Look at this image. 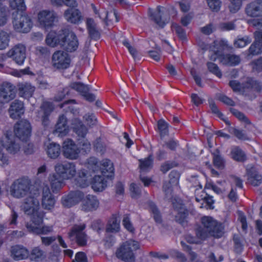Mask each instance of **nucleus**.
<instances>
[{
  "instance_id": "15",
  "label": "nucleus",
  "mask_w": 262,
  "mask_h": 262,
  "mask_svg": "<svg viewBox=\"0 0 262 262\" xmlns=\"http://www.w3.org/2000/svg\"><path fill=\"white\" fill-rule=\"evenodd\" d=\"M56 199L51 193L49 187L45 186L42 188L41 206L45 210H50L55 206Z\"/></svg>"
},
{
  "instance_id": "52",
  "label": "nucleus",
  "mask_w": 262,
  "mask_h": 262,
  "mask_svg": "<svg viewBox=\"0 0 262 262\" xmlns=\"http://www.w3.org/2000/svg\"><path fill=\"white\" fill-rule=\"evenodd\" d=\"M214 43V49L215 50H220L222 52V54H223V51L226 49H231V47H229L227 41L225 40H215L213 42Z\"/></svg>"
},
{
  "instance_id": "39",
  "label": "nucleus",
  "mask_w": 262,
  "mask_h": 262,
  "mask_svg": "<svg viewBox=\"0 0 262 262\" xmlns=\"http://www.w3.org/2000/svg\"><path fill=\"white\" fill-rule=\"evenodd\" d=\"M44 257V252L39 247L33 248L30 252L29 251L28 257L32 261H38Z\"/></svg>"
},
{
  "instance_id": "6",
  "label": "nucleus",
  "mask_w": 262,
  "mask_h": 262,
  "mask_svg": "<svg viewBox=\"0 0 262 262\" xmlns=\"http://www.w3.org/2000/svg\"><path fill=\"white\" fill-rule=\"evenodd\" d=\"M246 12L251 17H259L250 20L249 23L253 27L260 29L262 27V19L260 18L262 15V1L256 0L248 4L246 8Z\"/></svg>"
},
{
  "instance_id": "28",
  "label": "nucleus",
  "mask_w": 262,
  "mask_h": 262,
  "mask_svg": "<svg viewBox=\"0 0 262 262\" xmlns=\"http://www.w3.org/2000/svg\"><path fill=\"white\" fill-rule=\"evenodd\" d=\"M86 27L89 36L91 39L98 40L100 37V32L97 27L96 24L92 18L86 20Z\"/></svg>"
},
{
  "instance_id": "41",
  "label": "nucleus",
  "mask_w": 262,
  "mask_h": 262,
  "mask_svg": "<svg viewBox=\"0 0 262 262\" xmlns=\"http://www.w3.org/2000/svg\"><path fill=\"white\" fill-rule=\"evenodd\" d=\"M10 40V33L3 30H0V50H3L9 46Z\"/></svg>"
},
{
  "instance_id": "45",
  "label": "nucleus",
  "mask_w": 262,
  "mask_h": 262,
  "mask_svg": "<svg viewBox=\"0 0 262 262\" xmlns=\"http://www.w3.org/2000/svg\"><path fill=\"white\" fill-rule=\"evenodd\" d=\"M234 250L236 253H240L243 249L242 237L238 234H234L233 237Z\"/></svg>"
},
{
  "instance_id": "7",
  "label": "nucleus",
  "mask_w": 262,
  "mask_h": 262,
  "mask_svg": "<svg viewBox=\"0 0 262 262\" xmlns=\"http://www.w3.org/2000/svg\"><path fill=\"white\" fill-rule=\"evenodd\" d=\"M71 59L67 52L63 51L55 52L52 57V66L56 69L62 70L68 68Z\"/></svg>"
},
{
  "instance_id": "46",
  "label": "nucleus",
  "mask_w": 262,
  "mask_h": 262,
  "mask_svg": "<svg viewBox=\"0 0 262 262\" xmlns=\"http://www.w3.org/2000/svg\"><path fill=\"white\" fill-rule=\"evenodd\" d=\"M52 5L56 6H77V3L75 0H51Z\"/></svg>"
},
{
  "instance_id": "3",
  "label": "nucleus",
  "mask_w": 262,
  "mask_h": 262,
  "mask_svg": "<svg viewBox=\"0 0 262 262\" xmlns=\"http://www.w3.org/2000/svg\"><path fill=\"white\" fill-rule=\"evenodd\" d=\"M138 242L129 240L123 243L116 251V257L124 262H135L134 251L139 249Z\"/></svg>"
},
{
  "instance_id": "43",
  "label": "nucleus",
  "mask_w": 262,
  "mask_h": 262,
  "mask_svg": "<svg viewBox=\"0 0 262 262\" xmlns=\"http://www.w3.org/2000/svg\"><path fill=\"white\" fill-rule=\"evenodd\" d=\"M9 16V11L7 7L0 2V26H5Z\"/></svg>"
},
{
  "instance_id": "8",
  "label": "nucleus",
  "mask_w": 262,
  "mask_h": 262,
  "mask_svg": "<svg viewBox=\"0 0 262 262\" xmlns=\"http://www.w3.org/2000/svg\"><path fill=\"white\" fill-rule=\"evenodd\" d=\"M14 132L16 137L22 141H27L31 136V127L29 122L21 120L14 126Z\"/></svg>"
},
{
  "instance_id": "11",
  "label": "nucleus",
  "mask_w": 262,
  "mask_h": 262,
  "mask_svg": "<svg viewBox=\"0 0 262 262\" xmlns=\"http://www.w3.org/2000/svg\"><path fill=\"white\" fill-rule=\"evenodd\" d=\"M57 18V14L54 11L43 10L40 12L38 15L40 26L46 30L52 27Z\"/></svg>"
},
{
  "instance_id": "4",
  "label": "nucleus",
  "mask_w": 262,
  "mask_h": 262,
  "mask_svg": "<svg viewBox=\"0 0 262 262\" xmlns=\"http://www.w3.org/2000/svg\"><path fill=\"white\" fill-rule=\"evenodd\" d=\"M31 182L27 178L23 177L15 180L10 187V193L15 198L28 196L30 193Z\"/></svg>"
},
{
  "instance_id": "19",
  "label": "nucleus",
  "mask_w": 262,
  "mask_h": 262,
  "mask_svg": "<svg viewBox=\"0 0 262 262\" xmlns=\"http://www.w3.org/2000/svg\"><path fill=\"white\" fill-rule=\"evenodd\" d=\"M41 222H42V219L41 217L38 218L37 223H36L35 221H33V223H27L26 224V227L28 232L30 233L36 234V235H46L48 233L52 232L53 229L51 226H44L41 228L36 226L33 224L34 223L35 225L39 224Z\"/></svg>"
},
{
  "instance_id": "44",
  "label": "nucleus",
  "mask_w": 262,
  "mask_h": 262,
  "mask_svg": "<svg viewBox=\"0 0 262 262\" xmlns=\"http://www.w3.org/2000/svg\"><path fill=\"white\" fill-rule=\"evenodd\" d=\"M10 6L13 9V11H24L26 10V6L24 0H11Z\"/></svg>"
},
{
  "instance_id": "13",
  "label": "nucleus",
  "mask_w": 262,
  "mask_h": 262,
  "mask_svg": "<svg viewBox=\"0 0 262 262\" xmlns=\"http://www.w3.org/2000/svg\"><path fill=\"white\" fill-rule=\"evenodd\" d=\"M85 225H75L69 233V237L71 241L76 240L78 245L84 246L86 244V235L83 232Z\"/></svg>"
},
{
  "instance_id": "32",
  "label": "nucleus",
  "mask_w": 262,
  "mask_h": 262,
  "mask_svg": "<svg viewBox=\"0 0 262 262\" xmlns=\"http://www.w3.org/2000/svg\"><path fill=\"white\" fill-rule=\"evenodd\" d=\"M120 217L117 214H113L107 225L106 231L107 232H117L120 228Z\"/></svg>"
},
{
  "instance_id": "63",
  "label": "nucleus",
  "mask_w": 262,
  "mask_h": 262,
  "mask_svg": "<svg viewBox=\"0 0 262 262\" xmlns=\"http://www.w3.org/2000/svg\"><path fill=\"white\" fill-rule=\"evenodd\" d=\"M79 144L81 148V149L85 152L87 153L90 151L91 144L88 140L84 138L79 139Z\"/></svg>"
},
{
  "instance_id": "26",
  "label": "nucleus",
  "mask_w": 262,
  "mask_h": 262,
  "mask_svg": "<svg viewBox=\"0 0 262 262\" xmlns=\"http://www.w3.org/2000/svg\"><path fill=\"white\" fill-rule=\"evenodd\" d=\"M247 173L248 176V182L251 185L257 186L261 183L262 177L258 174L255 167L247 168Z\"/></svg>"
},
{
  "instance_id": "48",
  "label": "nucleus",
  "mask_w": 262,
  "mask_h": 262,
  "mask_svg": "<svg viewBox=\"0 0 262 262\" xmlns=\"http://www.w3.org/2000/svg\"><path fill=\"white\" fill-rule=\"evenodd\" d=\"M230 110L232 114L236 118H237L239 120L244 122L247 124H251L249 119L243 113L233 108H231Z\"/></svg>"
},
{
  "instance_id": "29",
  "label": "nucleus",
  "mask_w": 262,
  "mask_h": 262,
  "mask_svg": "<svg viewBox=\"0 0 262 262\" xmlns=\"http://www.w3.org/2000/svg\"><path fill=\"white\" fill-rule=\"evenodd\" d=\"M73 131L81 138H84L87 134L88 129L86 126L78 118H74L72 122Z\"/></svg>"
},
{
  "instance_id": "16",
  "label": "nucleus",
  "mask_w": 262,
  "mask_h": 262,
  "mask_svg": "<svg viewBox=\"0 0 262 262\" xmlns=\"http://www.w3.org/2000/svg\"><path fill=\"white\" fill-rule=\"evenodd\" d=\"M9 254L14 260L19 261L28 258L29 250L23 245H16L10 247Z\"/></svg>"
},
{
  "instance_id": "1",
  "label": "nucleus",
  "mask_w": 262,
  "mask_h": 262,
  "mask_svg": "<svg viewBox=\"0 0 262 262\" xmlns=\"http://www.w3.org/2000/svg\"><path fill=\"white\" fill-rule=\"evenodd\" d=\"M46 43L52 47L60 46L67 52L76 50L78 41L76 35L68 29H61L55 32H50L46 38Z\"/></svg>"
},
{
  "instance_id": "42",
  "label": "nucleus",
  "mask_w": 262,
  "mask_h": 262,
  "mask_svg": "<svg viewBox=\"0 0 262 262\" xmlns=\"http://www.w3.org/2000/svg\"><path fill=\"white\" fill-rule=\"evenodd\" d=\"M69 87L79 92L82 96L90 91V88L88 85L84 84L80 82L71 83Z\"/></svg>"
},
{
  "instance_id": "21",
  "label": "nucleus",
  "mask_w": 262,
  "mask_h": 262,
  "mask_svg": "<svg viewBox=\"0 0 262 262\" xmlns=\"http://www.w3.org/2000/svg\"><path fill=\"white\" fill-rule=\"evenodd\" d=\"M24 103L22 101L15 100L12 102L9 109L10 116L14 119L19 118L24 113Z\"/></svg>"
},
{
  "instance_id": "53",
  "label": "nucleus",
  "mask_w": 262,
  "mask_h": 262,
  "mask_svg": "<svg viewBox=\"0 0 262 262\" xmlns=\"http://www.w3.org/2000/svg\"><path fill=\"white\" fill-rule=\"evenodd\" d=\"M230 4L229 5V9L231 12L236 13L237 12L241 6L242 0H229Z\"/></svg>"
},
{
  "instance_id": "58",
  "label": "nucleus",
  "mask_w": 262,
  "mask_h": 262,
  "mask_svg": "<svg viewBox=\"0 0 262 262\" xmlns=\"http://www.w3.org/2000/svg\"><path fill=\"white\" fill-rule=\"evenodd\" d=\"M180 174L176 170H172L169 174V182L173 185H177L179 183Z\"/></svg>"
},
{
  "instance_id": "38",
  "label": "nucleus",
  "mask_w": 262,
  "mask_h": 262,
  "mask_svg": "<svg viewBox=\"0 0 262 262\" xmlns=\"http://www.w3.org/2000/svg\"><path fill=\"white\" fill-rule=\"evenodd\" d=\"M251 89L257 92H260L261 86L257 81L251 78H247L246 81L242 83V92H244L247 90Z\"/></svg>"
},
{
  "instance_id": "33",
  "label": "nucleus",
  "mask_w": 262,
  "mask_h": 262,
  "mask_svg": "<svg viewBox=\"0 0 262 262\" xmlns=\"http://www.w3.org/2000/svg\"><path fill=\"white\" fill-rule=\"evenodd\" d=\"M91 178L87 176V173L81 171L79 175L74 179V185L77 187L85 188L89 185Z\"/></svg>"
},
{
  "instance_id": "61",
  "label": "nucleus",
  "mask_w": 262,
  "mask_h": 262,
  "mask_svg": "<svg viewBox=\"0 0 262 262\" xmlns=\"http://www.w3.org/2000/svg\"><path fill=\"white\" fill-rule=\"evenodd\" d=\"M172 29L175 31L179 37L182 39L186 38V34L184 30L180 26L177 24H173L172 25Z\"/></svg>"
},
{
  "instance_id": "2",
  "label": "nucleus",
  "mask_w": 262,
  "mask_h": 262,
  "mask_svg": "<svg viewBox=\"0 0 262 262\" xmlns=\"http://www.w3.org/2000/svg\"><path fill=\"white\" fill-rule=\"evenodd\" d=\"M201 221L202 226L198 227L195 230L196 235L199 238L204 240L209 236L215 238L222 236L224 228L221 224L210 216H203Z\"/></svg>"
},
{
  "instance_id": "40",
  "label": "nucleus",
  "mask_w": 262,
  "mask_h": 262,
  "mask_svg": "<svg viewBox=\"0 0 262 262\" xmlns=\"http://www.w3.org/2000/svg\"><path fill=\"white\" fill-rule=\"evenodd\" d=\"M213 155V162L214 165L219 169H222L224 168V160L220 155V151L218 148L212 152Z\"/></svg>"
},
{
  "instance_id": "64",
  "label": "nucleus",
  "mask_w": 262,
  "mask_h": 262,
  "mask_svg": "<svg viewBox=\"0 0 262 262\" xmlns=\"http://www.w3.org/2000/svg\"><path fill=\"white\" fill-rule=\"evenodd\" d=\"M252 69L254 72L259 73L262 71V57L252 61Z\"/></svg>"
},
{
  "instance_id": "27",
  "label": "nucleus",
  "mask_w": 262,
  "mask_h": 262,
  "mask_svg": "<svg viewBox=\"0 0 262 262\" xmlns=\"http://www.w3.org/2000/svg\"><path fill=\"white\" fill-rule=\"evenodd\" d=\"M99 206V201L96 197L89 195L83 201L82 205V210L85 211L96 210Z\"/></svg>"
},
{
  "instance_id": "56",
  "label": "nucleus",
  "mask_w": 262,
  "mask_h": 262,
  "mask_svg": "<svg viewBox=\"0 0 262 262\" xmlns=\"http://www.w3.org/2000/svg\"><path fill=\"white\" fill-rule=\"evenodd\" d=\"M61 202L63 206L66 208H70L76 205L69 193L68 195L63 196Z\"/></svg>"
},
{
  "instance_id": "18",
  "label": "nucleus",
  "mask_w": 262,
  "mask_h": 262,
  "mask_svg": "<svg viewBox=\"0 0 262 262\" xmlns=\"http://www.w3.org/2000/svg\"><path fill=\"white\" fill-rule=\"evenodd\" d=\"M54 109L53 104L48 101L43 102L40 106L39 110L37 112V117L41 119L44 125L48 124L49 117Z\"/></svg>"
},
{
  "instance_id": "20",
  "label": "nucleus",
  "mask_w": 262,
  "mask_h": 262,
  "mask_svg": "<svg viewBox=\"0 0 262 262\" xmlns=\"http://www.w3.org/2000/svg\"><path fill=\"white\" fill-rule=\"evenodd\" d=\"M255 40L250 47L248 56L258 55L262 52V31L258 29L254 33Z\"/></svg>"
},
{
  "instance_id": "23",
  "label": "nucleus",
  "mask_w": 262,
  "mask_h": 262,
  "mask_svg": "<svg viewBox=\"0 0 262 262\" xmlns=\"http://www.w3.org/2000/svg\"><path fill=\"white\" fill-rule=\"evenodd\" d=\"M5 138L7 139V143L5 145L4 147L6 150L11 154H15L19 151L20 146L19 144L13 140V136L12 134L11 131H7L5 133Z\"/></svg>"
},
{
  "instance_id": "37",
  "label": "nucleus",
  "mask_w": 262,
  "mask_h": 262,
  "mask_svg": "<svg viewBox=\"0 0 262 262\" xmlns=\"http://www.w3.org/2000/svg\"><path fill=\"white\" fill-rule=\"evenodd\" d=\"M147 204L149 211L151 213L156 223L157 224H161L162 222V215L157 206L152 201L148 202Z\"/></svg>"
},
{
  "instance_id": "30",
  "label": "nucleus",
  "mask_w": 262,
  "mask_h": 262,
  "mask_svg": "<svg viewBox=\"0 0 262 262\" xmlns=\"http://www.w3.org/2000/svg\"><path fill=\"white\" fill-rule=\"evenodd\" d=\"M39 201L34 196H29L24 200L23 208L25 212H32L37 210L39 206Z\"/></svg>"
},
{
  "instance_id": "36",
  "label": "nucleus",
  "mask_w": 262,
  "mask_h": 262,
  "mask_svg": "<svg viewBox=\"0 0 262 262\" xmlns=\"http://www.w3.org/2000/svg\"><path fill=\"white\" fill-rule=\"evenodd\" d=\"M48 156L52 159L57 158L60 154V146L59 144L52 142L47 145L46 148Z\"/></svg>"
},
{
  "instance_id": "35",
  "label": "nucleus",
  "mask_w": 262,
  "mask_h": 262,
  "mask_svg": "<svg viewBox=\"0 0 262 262\" xmlns=\"http://www.w3.org/2000/svg\"><path fill=\"white\" fill-rule=\"evenodd\" d=\"M34 91V88L29 83H21L18 85V94L21 97L29 98Z\"/></svg>"
},
{
  "instance_id": "60",
  "label": "nucleus",
  "mask_w": 262,
  "mask_h": 262,
  "mask_svg": "<svg viewBox=\"0 0 262 262\" xmlns=\"http://www.w3.org/2000/svg\"><path fill=\"white\" fill-rule=\"evenodd\" d=\"M178 164L174 161H166L161 166V170L165 173L169 169L176 167Z\"/></svg>"
},
{
  "instance_id": "9",
  "label": "nucleus",
  "mask_w": 262,
  "mask_h": 262,
  "mask_svg": "<svg viewBox=\"0 0 262 262\" xmlns=\"http://www.w3.org/2000/svg\"><path fill=\"white\" fill-rule=\"evenodd\" d=\"M7 56L17 64L21 65L26 58V48L23 44H17L7 52Z\"/></svg>"
},
{
  "instance_id": "51",
  "label": "nucleus",
  "mask_w": 262,
  "mask_h": 262,
  "mask_svg": "<svg viewBox=\"0 0 262 262\" xmlns=\"http://www.w3.org/2000/svg\"><path fill=\"white\" fill-rule=\"evenodd\" d=\"M232 156L234 160L237 161L242 162L246 159L244 152L239 148H235L232 151Z\"/></svg>"
},
{
  "instance_id": "12",
  "label": "nucleus",
  "mask_w": 262,
  "mask_h": 262,
  "mask_svg": "<svg viewBox=\"0 0 262 262\" xmlns=\"http://www.w3.org/2000/svg\"><path fill=\"white\" fill-rule=\"evenodd\" d=\"M56 174L63 179H68L76 174L75 166L73 163L57 164L55 166Z\"/></svg>"
},
{
  "instance_id": "47",
  "label": "nucleus",
  "mask_w": 262,
  "mask_h": 262,
  "mask_svg": "<svg viewBox=\"0 0 262 262\" xmlns=\"http://www.w3.org/2000/svg\"><path fill=\"white\" fill-rule=\"evenodd\" d=\"M168 124L164 120L160 119L159 120L158 122V127L161 137H164L168 135Z\"/></svg>"
},
{
  "instance_id": "5",
  "label": "nucleus",
  "mask_w": 262,
  "mask_h": 262,
  "mask_svg": "<svg viewBox=\"0 0 262 262\" xmlns=\"http://www.w3.org/2000/svg\"><path fill=\"white\" fill-rule=\"evenodd\" d=\"M12 24L14 30L18 32H29L32 27L31 18L23 11H13L12 13Z\"/></svg>"
},
{
  "instance_id": "17",
  "label": "nucleus",
  "mask_w": 262,
  "mask_h": 262,
  "mask_svg": "<svg viewBox=\"0 0 262 262\" xmlns=\"http://www.w3.org/2000/svg\"><path fill=\"white\" fill-rule=\"evenodd\" d=\"M167 12V10L161 6H158L156 10L153 12H150V17L160 28H163L165 24L168 22L169 18L162 16Z\"/></svg>"
},
{
  "instance_id": "25",
  "label": "nucleus",
  "mask_w": 262,
  "mask_h": 262,
  "mask_svg": "<svg viewBox=\"0 0 262 262\" xmlns=\"http://www.w3.org/2000/svg\"><path fill=\"white\" fill-rule=\"evenodd\" d=\"M68 132V126L67 125V119L64 115H60L55 125L54 131L55 134L58 136H64Z\"/></svg>"
},
{
  "instance_id": "55",
  "label": "nucleus",
  "mask_w": 262,
  "mask_h": 262,
  "mask_svg": "<svg viewBox=\"0 0 262 262\" xmlns=\"http://www.w3.org/2000/svg\"><path fill=\"white\" fill-rule=\"evenodd\" d=\"M69 194L72 198V199L73 200V201L75 204L78 203L84 198L83 193L79 190L71 191Z\"/></svg>"
},
{
  "instance_id": "31",
  "label": "nucleus",
  "mask_w": 262,
  "mask_h": 262,
  "mask_svg": "<svg viewBox=\"0 0 262 262\" xmlns=\"http://www.w3.org/2000/svg\"><path fill=\"white\" fill-rule=\"evenodd\" d=\"M49 180L54 193L58 192L63 185V179L55 173L50 175Z\"/></svg>"
},
{
  "instance_id": "24",
  "label": "nucleus",
  "mask_w": 262,
  "mask_h": 262,
  "mask_svg": "<svg viewBox=\"0 0 262 262\" xmlns=\"http://www.w3.org/2000/svg\"><path fill=\"white\" fill-rule=\"evenodd\" d=\"M215 53L221 56V63L225 65L235 66L241 62V58L239 56L234 54H222L220 51H217Z\"/></svg>"
},
{
  "instance_id": "62",
  "label": "nucleus",
  "mask_w": 262,
  "mask_h": 262,
  "mask_svg": "<svg viewBox=\"0 0 262 262\" xmlns=\"http://www.w3.org/2000/svg\"><path fill=\"white\" fill-rule=\"evenodd\" d=\"M69 88H65L57 93V94L54 97V100L56 101H60L64 98L66 95H69Z\"/></svg>"
},
{
  "instance_id": "59",
  "label": "nucleus",
  "mask_w": 262,
  "mask_h": 262,
  "mask_svg": "<svg viewBox=\"0 0 262 262\" xmlns=\"http://www.w3.org/2000/svg\"><path fill=\"white\" fill-rule=\"evenodd\" d=\"M187 213L185 212H180L176 215V221L183 226H185L187 225V221L186 220Z\"/></svg>"
},
{
  "instance_id": "22",
  "label": "nucleus",
  "mask_w": 262,
  "mask_h": 262,
  "mask_svg": "<svg viewBox=\"0 0 262 262\" xmlns=\"http://www.w3.org/2000/svg\"><path fill=\"white\" fill-rule=\"evenodd\" d=\"M69 7L63 13L65 19L71 23L76 24L78 23L81 18L80 11L76 9L77 6H68Z\"/></svg>"
},
{
  "instance_id": "57",
  "label": "nucleus",
  "mask_w": 262,
  "mask_h": 262,
  "mask_svg": "<svg viewBox=\"0 0 262 262\" xmlns=\"http://www.w3.org/2000/svg\"><path fill=\"white\" fill-rule=\"evenodd\" d=\"M172 183H170L169 181L165 182L163 183L162 188L167 198L170 199L172 197Z\"/></svg>"
},
{
  "instance_id": "54",
  "label": "nucleus",
  "mask_w": 262,
  "mask_h": 262,
  "mask_svg": "<svg viewBox=\"0 0 262 262\" xmlns=\"http://www.w3.org/2000/svg\"><path fill=\"white\" fill-rule=\"evenodd\" d=\"M251 41V39L248 36H245L242 38H239L235 40L234 45L236 48H243L250 43Z\"/></svg>"
},
{
  "instance_id": "14",
  "label": "nucleus",
  "mask_w": 262,
  "mask_h": 262,
  "mask_svg": "<svg viewBox=\"0 0 262 262\" xmlns=\"http://www.w3.org/2000/svg\"><path fill=\"white\" fill-rule=\"evenodd\" d=\"M63 155L67 159H77L79 157L80 149L71 139H67L63 143Z\"/></svg>"
},
{
  "instance_id": "49",
  "label": "nucleus",
  "mask_w": 262,
  "mask_h": 262,
  "mask_svg": "<svg viewBox=\"0 0 262 262\" xmlns=\"http://www.w3.org/2000/svg\"><path fill=\"white\" fill-rule=\"evenodd\" d=\"M4 141L0 139V166L3 167L8 164V157L4 153Z\"/></svg>"
},
{
  "instance_id": "10",
  "label": "nucleus",
  "mask_w": 262,
  "mask_h": 262,
  "mask_svg": "<svg viewBox=\"0 0 262 262\" xmlns=\"http://www.w3.org/2000/svg\"><path fill=\"white\" fill-rule=\"evenodd\" d=\"M15 97V86L10 82H3L0 86V109L2 103L8 102Z\"/></svg>"
},
{
  "instance_id": "34",
  "label": "nucleus",
  "mask_w": 262,
  "mask_h": 262,
  "mask_svg": "<svg viewBox=\"0 0 262 262\" xmlns=\"http://www.w3.org/2000/svg\"><path fill=\"white\" fill-rule=\"evenodd\" d=\"M106 187V181L103 177L95 176L92 182V188L95 191H102Z\"/></svg>"
},
{
  "instance_id": "50",
  "label": "nucleus",
  "mask_w": 262,
  "mask_h": 262,
  "mask_svg": "<svg viewBox=\"0 0 262 262\" xmlns=\"http://www.w3.org/2000/svg\"><path fill=\"white\" fill-rule=\"evenodd\" d=\"M207 68L209 71L216 75L217 77L221 78L222 76V72L217 64L211 62L207 63Z\"/></svg>"
}]
</instances>
